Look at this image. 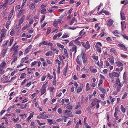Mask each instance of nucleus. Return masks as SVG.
<instances>
[{
    "label": "nucleus",
    "instance_id": "obj_21",
    "mask_svg": "<svg viewBox=\"0 0 128 128\" xmlns=\"http://www.w3.org/2000/svg\"><path fill=\"white\" fill-rule=\"evenodd\" d=\"M52 52L51 51H50L47 52L46 54V56H52Z\"/></svg>",
    "mask_w": 128,
    "mask_h": 128
},
{
    "label": "nucleus",
    "instance_id": "obj_25",
    "mask_svg": "<svg viewBox=\"0 0 128 128\" xmlns=\"http://www.w3.org/2000/svg\"><path fill=\"white\" fill-rule=\"evenodd\" d=\"M78 39V38H77L76 40H74V42L78 45H80V42L77 40Z\"/></svg>",
    "mask_w": 128,
    "mask_h": 128
},
{
    "label": "nucleus",
    "instance_id": "obj_35",
    "mask_svg": "<svg viewBox=\"0 0 128 128\" xmlns=\"http://www.w3.org/2000/svg\"><path fill=\"white\" fill-rule=\"evenodd\" d=\"M67 67H68V66H67L66 67V69L63 72V74L65 76H66V72L67 71Z\"/></svg>",
    "mask_w": 128,
    "mask_h": 128
},
{
    "label": "nucleus",
    "instance_id": "obj_15",
    "mask_svg": "<svg viewBox=\"0 0 128 128\" xmlns=\"http://www.w3.org/2000/svg\"><path fill=\"white\" fill-rule=\"evenodd\" d=\"M6 65V64L4 62H3L0 64V68H2L4 67Z\"/></svg>",
    "mask_w": 128,
    "mask_h": 128
},
{
    "label": "nucleus",
    "instance_id": "obj_39",
    "mask_svg": "<svg viewBox=\"0 0 128 128\" xmlns=\"http://www.w3.org/2000/svg\"><path fill=\"white\" fill-rule=\"evenodd\" d=\"M32 115V112L30 114V116H29L27 118V121H29V120L32 117V116H31Z\"/></svg>",
    "mask_w": 128,
    "mask_h": 128
},
{
    "label": "nucleus",
    "instance_id": "obj_13",
    "mask_svg": "<svg viewBox=\"0 0 128 128\" xmlns=\"http://www.w3.org/2000/svg\"><path fill=\"white\" fill-rule=\"evenodd\" d=\"M108 25L109 26L112 25L114 22V21L112 19H110L108 21Z\"/></svg>",
    "mask_w": 128,
    "mask_h": 128
},
{
    "label": "nucleus",
    "instance_id": "obj_37",
    "mask_svg": "<svg viewBox=\"0 0 128 128\" xmlns=\"http://www.w3.org/2000/svg\"><path fill=\"white\" fill-rule=\"evenodd\" d=\"M14 34V30L13 29H12L10 33V34L11 36H13Z\"/></svg>",
    "mask_w": 128,
    "mask_h": 128
},
{
    "label": "nucleus",
    "instance_id": "obj_59",
    "mask_svg": "<svg viewBox=\"0 0 128 128\" xmlns=\"http://www.w3.org/2000/svg\"><path fill=\"white\" fill-rule=\"evenodd\" d=\"M64 1V0H62L60 2H59V4H63Z\"/></svg>",
    "mask_w": 128,
    "mask_h": 128
},
{
    "label": "nucleus",
    "instance_id": "obj_40",
    "mask_svg": "<svg viewBox=\"0 0 128 128\" xmlns=\"http://www.w3.org/2000/svg\"><path fill=\"white\" fill-rule=\"evenodd\" d=\"M109 77L112 79H113L114 78V77H113V76L112 75V74L109 73Z\"/></svg>",
    "mask_w": 128,
    "mask_h": 128
},
{
    "label": "nucleus",
    "instance_id": "obj_8",
    "mask_svg": "<svg viewBox=\"0 0 128 128\" xmlns=\"http://www.w3.org/2000/svg\"><path fill=\"white\" fill-rule=\"evenodd\" d=\"M84 47L86 48V49H88L90 48V45L88 42H86V44H85Z\"/></svg>",
    "mask_w": 128,
    "mask_h": 128
},
{
    "label": "nucleus",
    "instance_id": "obj_34",
    "mask_svg": "<svg viewBox=\"0 0 128 128\" xmlns=\"http://www.w3.org/2000/svg\"><path fill=\"white\" fill-rule=\"evenodd\" d=\"M122 86H117V92H119L121 89Z\"/></svg>",
    "mask_w": 128,
    "mask_h": 128
},
{
    "label": "nucleus",
    "instance_id": "obj_57",
    "mask_svg": "<svg viewBox=\"0 0 128 128\" xmlns=\"http://www.w3.org/2000/svg\"><path fill=\"white\" fill-rule=\"evenodd\" d=\"M122 36L124 38L128 40V36H126L125 35H122Z\"/></svg>",
    "mask_w": 128,
    "mask_h": 128
},
{
    "label": "nucleus",
    "instance_id": "obj_51",
    "mask_svg": "<svg viewBox=\"0 0 128 128\" xmlns=\"http://www.w3.org/2000/svg\"><path fill=\"white\" fill-rule=\"evenodd\" d=\"M92 57L94 59V60L98 59V56H95L94 55H93L92 56Z\"/></svg>",
    "mask_w": 128,
    "mask_h": 128
},
{
    "label": "nucleus",
    "instance_id": "obj_62",
    "mask_svg": "<svg viewBox=\"0 0 128 128\" xmlns=\"http://www.w3.org/2000/svg\"><path fill=\"white\" fill-rule=\"evenodd\" d=\"M42 44H43L44 45H47V43L46 41H43L42 42Z\"/></svg>",
    "mask_w": 128,
    "mask_h": 128
},
{
    "label": "nucleus",
    "instance_id": "obj_20",
    "mask_svg": "<svg viewBox=\"0 0 128 128\" xmlns=\"http://www.w3.org/2000/svg\"><path fill=\"white\" fill-rule=\"evenodd\" d=\"M112 75L113 76V77L114 76L117 77L119 76V74L118 73L116 72H113L112 73Z\"/></svg>",
    "mask_w": 128,
    "mask_h": 128
},
{
    "label": "nucleus",
    "instance_id": "obj_16",
    "mask_svg": "<svg viewBox=\"0 0 128 128\" xmlns=\"http://www.w3.org/2000/svg\"><path fill=\"white\" fill-rule=\"evenodd\" d=\"M112 33H113L115 36H119V33L118 32V30H114L113 32Z\"/></svg>",
    "mask_w": 128,
    "mask_h": 128
},
{
    "label": "nucleus",
    "instance_id": "obj_4",
    "mask_svg": "<svg viewBox=\"0 0 128 128\" xmlns=\"http://www.w3.org/2000/svg\"><path fill=\"white\" fill-rule=\"evenodd\" d=\"M46 87L42 86V88L40 90V92L41 93V95L43 94L46 92Z\"/></svg>",
    "mask_w": 128,
    "mask_h": 128
},
{
    "label": "nucleus",
    "instance_id": "obj_7",
    "mask_svg": "<svg viewBox=\"0 0 128 128\" xmlns=\"http://www.w3.org/2000/svg\"><path fill=\"white\" fill-rule=\"evenodd\" d=\"M118 46H120L121 48H124L125 50V51H126L127 50V48L124 45L122 44H120L118 45Z\"/></svg>",
    "mask_w": 128,
    "mask_h": 128
},
{
    "label": "nucleus",
    "instance_id": "obj_22",
    "mask_svg": "<svg viewBox=\"0 0 128 128\" xmlns=\"http://www.w3.org/2000/svg\"><path fill=\"white\" fill-rule=\"evenodd\" d=\"M121 109L123 112L125 113V112L126 110L122 105L121 106Z\"/></svg>",
    "mask_w": 128,
    "mask_h": 128
},
{
    "label": "nucleus",
    "instance_id": "obj_49",
    "mask_svg": "<svg viewBox=\"0 0 128 128\" xmlns=\"http://www.w3.org/2000/svg\"><path fill=\"white\" fill-rule=\"evenodd\" d=\"M106 15H108L109 14V13L106 10H104L103 12Z\"/></svg>",
    "mask_w": 128,
    "mask_h": 128
},
{
    "label": "nucleus",
    "instance_id": "obj_41",
    "mask_svg": "<svg viewBox=\"0 0 128 128\" xmlns=\"http://www.w3.org/2000/svg\"><path fill=\"white\" fill-rule=\"evenodd\" d=\"M60 65H58V73H60Z\"/></svg>",
    "mask_w": 128,
    "mask_h": 128
},
{
    "label": "nucleus",
    "instance_id": "obj_17",
    "mask_svg": "<svg viewBox=\"0 0 128 128\" xmlns=\"http://www.w3.org/2000/svg\"><path fill=\"white\" fill-rule=\"evenodd\" d=\"M76 20V19L75 17H73L70 22V25H72L74 23V22Z\"/></svg>",
    "mask_w": 128,
    "mask_h": 128
},
{
    "label": "nucleus",
    "instance_id": "obj_36",
    "mask_svg": "<svg viewBox=\"0 0 128 128\" xmlns=\"http://www.w3.org/2000/svg\"><path fill=\"white\" fill-rule=\"evenodd\" d=\"M54 26L56 27L58 25V24L57 23V21L56 20H54V24H53Z\"/></svg>",
    "mask_w": 128,
    "mask_h": 128
},
{
    "label": "nucleus",
    "instance_id": "obj_19",
    "mask_svg": "<svg viewBox=\"0 0 128 128\" xmlns=\"http://www.w3.org/2000/svg\"><path fill=\"white\" fill-rule=\"evenodd\" d=\"M121 24L122 25V30H123L124 28L126 26L125 23L124 21L121 22Z\"/></svg>",
    "mask_w": 128,
    "mask_h": 128
},
{
    "label": "nucleus",
    "instance_id": "obj_26",
    "mask_svg": "<svg viewBox=\"0 0 128 128\" xmlns=\"http://www.w3.org/2000/svg\"><path fill=\"white\" fill-rule=\"evenodd\" d=\"M64 113H65L66 114H71L72 113V112H70L68 110H65Z\"/></svg>",
    "mask_w": 128,
    "mask_h": 128
},
{
    "label": "nucleus",
    "instance_id": "obj_28",
    "mask_svg": "<svg viewBox=\"0 0 128 128\" xmlns=\"http://www.w3.org/2000/svg\"><path fill=\"white\" fill-rule=\"evenodd\" d=\"M82 89L81 87H78L77 90V93H79L82 90Z\"/></svg>",
    "mask_w": 128,
    "mask_h": 128
},
{
    "label": "nucleus",
    "instance_id": "obj_44",
    "mask_svg": "<svg viewBox=\"0 0 128 128\" xmlns=\"http://www.w3.org/2000/svg\"><path fill=\"white\" fill-rule=\"evenodd\" d=\"M18 47V46L17 45L14 48V51H17Z\"/></svg>",
    "mask_w": 128,
    "mask_h": 128
},
{
    "label": "nucleus",
    "instance_id": "obj_2",
    "mask_svg": "<svg viewBox=\"0 0 128 128\" xmlns=\"http://www.w3.org/2000/svg\"><path fill=\"white\" fill-rule=\"evenodd\" d=\"M82 58L83 62L84 63H85L87 60V57L86 54L85 53L82 54Z\"/></svg>",
    "mask_w": 128,
    "mask_h": 128
},
{
    "label": "nucleus",
    "instance_id": "obj_38",
    "mask_svg": "<svg viewBox=\"0 0 128 128\" xmlns=\"http://www.w3.org/2000/svg\"><path fill=\"white\" fill-rule=\"evenodd\" d=\"M28 74H30L32 72V69L31 68H28Z\"/></svg>",
    "mask_w": 128,
    "mask_h": 128
},
{
    "label": "nucleus",
    "instance_id": "obj_56",
    "mask_svg": "<svg viewBox=\"0 0 128 128\" xmlns=\"http://www.w3.org/2000/svg\"><path fill=\"white\" fill-rule=\"evenodd\" d=\"M19 119V118H17L16 119L13 118V120L14 122H16Z\"/></svg>",
    "mask_w": 128,
    "mask_h": 128
},
{
    "label": "nucleus",
    "instance_id": "obj_54",
    "mask_svg": "<svg viewBox=\"0 0 128 128\" xmlns=\"http://www.w3.org/2000/svg\"><path fill=\"white\" fill-rule=\"evenodd\" d=\"M56 62L57 63H58V64L60 66V63H61V62L60 61V60H56Z\"/></svg>",
    "mask_w": 128,
    "mask_h": 128
},
{
    "label": "nucleus",
    "instance_id": "obj_14",
    "mask_svg": "<svg viewBox=\"0 0 128 128\" xmlns=\"http://www.w3.org/2000/svg\"><path fill=\"white\" fill-rule=\"evenodd\" d=\"M108 59L110 60V62L111 63H114V57L113 56H111L108 58Z\"/></svg>",
    "mask_w": 128,
    "mask_h": 128
},
{
    "label": "nucleus",
    "instance_id": "obj_27",
    "mask_svg": "<svg viewBox=\"0 0 128 128\" xmlns=\"http://www.w3.org/2000/svg\"><path fill=\"white\" fill-rule=\"evenodd\" d=\"M96 101L94 100L93 101L91 104V105H92L91 107H93L96 104Z\"/></svg>",
    "mask_w": 128,
    "mask_h": 128
},
{
    "label": "nucleus",
    "instance_id": "obj_61",
    "mask_svg": "<svg viewBox=\"0 0 128 128\" xmlns=\"http://www.w3.org/2000/svg\"><path fill=\"white\" fill-rule=\"evenodd\" d=\"M6 34L5 33H3L1 34V36L2 37L4 38Z\"/></svg>",
    "mask_w": 128,
    "mask_h": 128
},
{
    "label": "nucleus",
    "instance_id": "obj_55",
    "mask_svg": "<svg viewBox=\"0 0 128 128\" xmlns=\"http://www.w3.org/2000/svg\"><path fill=\"white\" fill-rule=\"evenodd\" d=\"M32 21H31L29 22V24L28 25H26L28 28H29L30 27V25L32 24Z\"/></svg>",
    "mask_w": 128,
    "mask_h": 128
},
{
    "label": "nucleus",
    "instance_id": "obj_43",
    "mask_svg": "<svg viewBox=\"0 0 128 128\" xmlns=\"http://www.w3.org/2000/svg\"><path fill=\"white\" fill-rule=\"evenodd\" d=\"M75 113L76 114H80L81 113V111L80 110H77L76 112Z\"/></svg>",
    "mask_w": 128,
    "mask_h": 128
},
{
    "label": "nucleus",
    "instance_id": "obj_52",
    "mask_svg": "<svg viewBox=\"0 0 128 128\" xmlns=\"http://www.w3.org/2000/svg\"><path fill=\"white\" fill-rule=\"evenodd\" d=\"M96 64L98 65H99V64L98 62V60H94V61Z\"/></svg>",
    "mask_w": 128,
    "mask_h": 128
},
{
    "label": "nucleus",
    "instance_id": "obj_53",
    "mask_svg": "<svg viewBox=\"0 0 128 128\" xmlns=\"http://www.w3.org/2000/svg\"><path fill=\"white\" fill-rule=\"evenodd\" d=\"M20 25H18L16 27V28H17V30H20Z\"/></svg>",
    "mask_w": 128,
    "mask_h": 128
},
{
    "label": "nucleus",
    "instance_id": "obj_32",
    "mask_svg": "<svg viewBox=\"0 0 128 128\" xmlns=\"http://www.w3.org/2000/svg\"><path fill=\"white\" fill-rule=\"evenodd\" d=\"M17 60V58L16 56H15L14 58H13V60L12 62L11 63V64L14 63V62L15 61H16Z\"/></svg>",
    "mask_w": 128,
    "mask_h": 128
},
{
    "label": "nucleus",
    "instance_id": "obj_31",
    "mask_svg": "<svg viewBox=\"0 0 128 128\" xmlns=\"http://www.w3.org/2000/svg\"><path fill=\"white\" fill-rule=\"evenodd\" d=\"M122 4H124V5L128 3V1L126 0H124L123 1L121 2Z\"/></svg>",
    "mask_w": 128,
    "mask_h": 128
},
{
    "label": "nucleus",
    "instance_id": "obj_1",
    "mask_svg": "<svg viewBox=\"0 0 128 128\" xmlns=\"http://www.w3.org/2000/svg\"><path fill=\"white\" fill-rule=\"evenodd\" d=\"M82 56V53L77 57L76 60L77 63L79 64H81L82 63L81 58Z\"/></svg>",
    "mask_w": 128,
    "mask_h": 128
},
{
    "label": "nucleus",
    "instance_id": "obj_18",
    "mask_svg": "<svg viewBox=\"0 0 128 128\" xmlns=\"http://www.w3.org/2000/svg\"><path fill=\"white\" fill-rule=\"evenodd\" d=\"M120 16L122 18V20H124L125 19V17L124 15V13L123 12L120 13Z\"/></svg>",
    "mask_w": 128,
    "mask_h": 128
},
{
    "label": "nucleus",
    "instance_id": "obj_3",
    "mask_svg": "<svg viewBox=\"0 0 128 128\" xmlns=\"http://www.w3.org/2000/svg\"><path fill=\"white\" fill-rule=\"evenodd\" d=\"M116 84L118 85L117 86L122 87L123 84L124 82H120L119 79L118 78L116 80Z\"/></svg>",
    "mask_w": 128,
    "mask_h": 128
},
{
    "label": "nucleus",
    "instance_id": "obj_30",
    "mask_svg": "<svg viewBox=\"0 0 128 128\" xmlns=\"http://www.w3.org/2000/svg\"><path fill=\"white\" fill-rule=\"evenodd\" d=\"M51 28H47V32L46 33V35H47L50 32Z\"/></svg>",
    "mask_w": 128,
    "mask_h": 128
},
{
    "label": "nucleus",
    "instance_id": "obj_50",
    "mask_svg": "<svg viewBox=\"0 0 128 128\" xmlns=\"http://www.w3.org/2000/svg\"><path fill=\"white\" fill-rule=\"evenodd\" d=\"M31 84V82H29L26 85V86L28 87L30 86V85Z\"/></svg>",
    "mask_w": 128,
    "mask_h": 128
},
{
    "label": "nucleus",
    "instance_id": "obj_46",
    "mask_svg": "<svg viewBox=\"0 0 128 128\" xmlns=\"http://www.w3.org/2000/svg\"><path fill=\"white\" fill-rule=\"evenodd\" d=\"M53 75L54 76V78H56V74L55 73V70H53Z\"/></svg>",
    "mask_w": 128,
    "mask_h": 128
},
{
    "label": "nucleus",
    "instance_id": "obj_24",
    "mask_svg": "<svg viewBox=\"0 0 128 128\" xmlns=\"http://www.w3.org/2000/svg\"><path fill=\"white\" fill-rule=\"evenodd\" d=\"M116 64L117 66H121L122 65V63L120 62H116Z\"/></svg>",
    "mask_w": 128,
    "mask_h": 128
},
{
    "label": "nucleus",
    "instance_id": "obj_48",
    "mask_svg": "<svg viewBox=\"0 0 128 128\" xmlns=\"http://www.w3.org/2000/svg\"><path fill=\"white\" fill-rule=\"evenodd\" d=\"M58 111L59 114H60L62 113V109H61V108H59L58 109Z\"/></svg>",
    "mask_w": 128,
    "mask_h": 128
},
{
    "label": "nucleus",
    "instance_id": "obj_60",
    "mask_svg": "<svg viewBox=\"0 0 128 128\" xmlns=\"http://www.w3.org/2000/svg\"><path fill=\"white\" fill-rule=\"evenodd\" d=\"M48 77H49V78L50 79H51L52 78V76H51L50 75V74L49 73H48Z\"/></svg>",
    "mask_w": 128,
    "mask_h": 128
},
{
    "label": "nucleus",
    "instance_id": "obj_11",
    "mask_svg": "<svg viewBox=\"0 0 128 128\" xmlns=\"http://www.w3.org/2000/svg\"><path fill=\"white\" fill-rule=\"evenodd\" d=\"M76 46H74L72 47V50H70L71 52H74V54L76 53Z\"/></svg>",
    "mask_w": 128,
    "mask_h": 128
},
{
    "label": "nucleus",
    "instance_id": "obj_5",
    "mask_svg": "<svg viewBox=\"0 0 128 128\" xmlns=\"http://www.w3.org/2000/svg\"><path fill=\"white\" fill-rule=\"evenodd\" d=\"M22 18L20 19L19 21V24H20L22 23L25 19L24 16L22 15Z\"/></svg>",
    "mask_w": 128,
    "mask_h": 128
},
{
    "label": "nucleus",
    "instance_id": "obj_12",
    "mask_svg": "<svg viewBox=\"0 0 128 128\" xmlns=\"http://www.w3.org/2000/svg\"><path fill=\"white\" fill-rule=\"evenodd\" d=\"M95 47L96 48L98 52L100 53L101 52V50L100 48L98 47L97 45H96L95 46Z\"/></svg>",
    "mask_w": 128,
    "mask_h": 128
},
{
    "label": "nucleus",
    "instance_id": "obj_33",
    "mask_svg": "<svg viewBox=\"0 0 128 128\" xmlns=\"http://www.w3.org/2000/svg\"><path fill=\"white\" fill-rule=\"evenodd\" d=\"M46 8H44L41 10V13L42 14H44L46 13Z\"/></svg>",
    "mask_w": 128,
    "mask_h": 128
},
{
    "label": "nucleus",
    "instance_id": "obj_6",
    "mask_svg": "<svg viewBox=\"0 0 128 128\" xmlns=\"http://www.w3.org/2000/svg\"><path fill=\"white\" fill-rule=\"evenodd\" d=\"M8 49V48H5L3 49L2 52V56L4 57L5 56V54L6 52V51Z\"/></svg>",
    "mask_w": 128,
    "mask_h": 128
},
{
    "label": "nucleus",
    "instance_id": "obj_9",
    "mask_svg": "<svg viewBox=\"0 0 128 128\" xmlns=\"http://www.w3.org/2000/svg\"><path fill=\"white\" fill-rule=\"evenodd\" d=\"M98 89L100 90V91L102 92V93L103 94H105L106 92V91L105 89L103 88L100 87Z\"/></svg>",
    "mask_w": 128,
    "mask_h": 128
},
{
    "label": "nucleus",
    "instance_id": "obj_47",
    "mask_svg": "<svg viewBox=\"0 0 128 128\" xmlns=\"http://www.w3.org/2000/svg\"><path fill=\"white\" fill-rule=\"evenodd\" d=\"M127 93L126 92H125L124 95L122 96V98L123 99H124L125 98V97L126 96H127Z\"/></svg>",
    "mask_w": 128,
    "mask_h": 128
},
{
    "label": "nucleus",
    "instance_id": "obj_63",
    "mask_svg": "<svg viewBox=\"0 0 128 128\" xmlns=\"http://www.w3.org/2000/svg\"><path fill=\"white\" fill-rule=\"evenodd\" d=\"M8 40L7 41H6V42L3 45V46L4 47H5L6 46V45H7V44H8Z\"/></svg>",
    "mask_w": 128,
    "mask_h": 128
},
{
    "label": "nucleus",
    "instance_id": "obj_45",
    "mask_svg": "<svg viewBox=\"0 0 128 128\" xmlns=\"http://www.w3.org/2000/svg\"><path fill=\"white\" fill-rule=\"evenodd\" d=\"M4 72V70L3 69L0 68V74H3Z\"/></svg>",
    "mask_w": 128,
    "mask_h": 128
},
{
    "label": "nucleus",
    "instance_id": "obj_10",
    "mask_svg": "<svg viewBox=\"0 0 128 128\" xmlns=\"http://www.w3.org/2000/svg\"><path fill=\"white\" fill-rule=\"evenodd\" d=\"M13 12L14 10H12L11 11H10V13L9 14V15L8 18V20H10L11 18L12 17V16L13 15Z\"/></svg>",
    "mask_w": 128,
    "mask_h": 128
},
{
    "label": "nucleus",
    "instance_id": "obj_29",
    "mask_svg": "<svg viewBox=\"0 0 128 128\" xmlns=\"http://www.w3.org/2000/svg\"><path fill=\"white\" fill-rule=\"evenodd\" d=\"M90 89L89 88V84L88 83L86 84V91H88Z\"/></svg>",
    "mask_w": 128,
    "mask_h": 128
},
{
    "label": "nucleus",
    "instance_id": "obj_42",
    "mask_svg": "<svg viewBox=\"0 0 128 128\" xmlns=\"http://www.w3.org/2000/svg\"><path fill=\"white\" fill-rule=\"evenodd\" d=\"M68 109L71 110L72 109V107L71 105H69L66 107Z\"/></svg>",
    "mask_w": 128,
    "mask_h": 128
},
{
    "label": "nucleus",
    "instance_id": "obj_23",
    "mask_svg": "<svg viewBox=\"0 0 128 128\" xmlns=\"http://www.w3.org/2000/svg\"><path fill=\"white\" fill-rule=\"evenodd\" d=\"M110 51L111 52H114L115 54H117V52H116V50L114 48H111L110 50Z\"/></svg>",
    "mask_w": 128,
    "mask_h": 128
},
{
    "label": "nucleus",
    "instance_id": "obj_64",
    "mask_svg": "<svg viewBox=\"0 0 128 128\" xmlns=\"http://www.w3.org/2000/svg\"><path fill=\"white\" fill-rule=\"evenodd\" d=\"M73 78L74 80H78V78L76 77V75L75 74L73 76Z\"/></svg>",
    "mask_w": 128,
    "mask_h": 128
},
{
    "label": "nucleus",
    "instance_id": "obj_58",
    "mask_svg": "<svg viewBox=\"0 0 128 128\" xmlns=\"http://www.w3.org/2000/svg\"><path fill=\"white\" fill-rule=\"evenodd\" d=\"M86 128H90V126H89L88 124H87L86 123L84 124Z\"/></svg>",
    "mask_w": 128,
    "mask_h": 128
}]
</instances>
